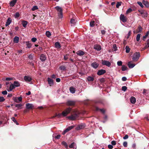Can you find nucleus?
Returning <instances> with one entry per match:
<instances>
[{
	"instance_id": "f257e3e1",
	"label": "nucleus",
	"mask_w": 149,
	"mask_h": 149,
	"mask_svg": "<svg viewBox=\"0 0 149 149\" xmlns=\"http://www.w3.org/2000/svg\"><path fill=\"white\" fill-rule=\"evenodd\" d=\"M57 11L58 16L59 19H61L63 17V9L59 6H56L55 8Z\"/></svg>"
},
{
	"instance_id": "f03ea898",
	"label": "nucleus",
	"mask_w": 149,
	"mask_h": 149,
	"mask_svg": "<svg viewBox=\"0 0 149 149\" xmlns=\"http://www.w3.org/2000/svg\"><path fill=\"white\" fill-rule=\"evenodd\" d=\"M72 109V108L70 107L66 108L62 112V116L63 117L66 116L70 112Z\"/></svg>"
},
{
	"instance_id": "7ed1b4c3",
	"label": "nucleus",
	"mask_w": 149,
	"mask_h": 149,
	"mask_svg": "<svg viewBox=\"0 0 149 149\" xmlns=\"http://www.w3.org/2000/svg\"><path fill=\"white\" fill-rule=\"evenodd\" d=\"M140 53L139 52H136L134 54L132 59L134 61H136L140 57Z\"/></svg>"
},
{
	"instance_id": "20e7f679",
	"label": "nucleus",
	"mask_w": 149,
	"mask_h": 149,
	"mask_svg": "<svg viewBox=\"0 0 149 149\" xmlns=\"http://www.w3.org/2000/svg\"><path fill=\"white\" fill-rule=\"evenodd\" d=\"M78 117V115L76 113L74 114H72L70 116H68V119L70 120H75Z\"/></svg>"
},
{
	"instance_id": "39448f33",
	"label": "nucleus",
	"mask_w": 149,
	"mask_h": 149,
	"mask_svg": "<svg viewBox=\"0 0 149 149\" xmlns=\"http://www.w3.org/2000/svg\"><path fill=\"white\" fill-rule=\"evenodd\" d=\"M75 104V102L74 101L71 100H68L66 103L67 105L70 106H74Z\"/></svg>"
},
{
	"instance_id": "423d86ee",
	"label": "nucleus",
	"mask_w": 149,
	"mask_h": 149,
	"mask_svg": "<svg viewBox=\"0 0 149 149\" xmlns=\"http://www.w3.org/2000/svg\"><path fill=\"white\" fill-rule=\"evenodd\" d=\"M102 65H105L109 67L111 65V63L108 61L102 60Z\"/></svg>"
},
{
	"instance_id": "0eeeda50",
	"label": "nucleus",
	"mask_w": 149,
	"mask_h": 149,
	"mask_svg": "<svg viewBox=\"0 0 149 149\" xmlns=\"http://www.w3.org/2000/svg\"><path fill=\"white\" fill-rule=\"evenodd\" d=\"M85 127V125L84 124L81 123L76 128V129L78 130L83 129Z\"/></svg>"
},
{
	"instance_id": "6e6552de",
	"label": "nucleus",
	"mask_w": 149,
	"mask_h": 149,
	"mask_svg": "<svg viewBox=\"0 0 149 149\" xmlns=\"http://www.w3.org/2000/svg\"><path fill=\"white\" fill-rule=\"evenodd\" d=\"M120 19L123 22H127V19L125 15L123 14H121L120 17Z\"/></svg>"
},
{
	"instance_id": "1a4fd4ad",
	"label": "nucleus",
	"mask_w": 149,
	"mask_h": 149,
	"mask_svg": "<svg viewBox=\"0 0 149 149\" xmlns=\"http://www.w3.org/2000/svg\"><path fill=\"white\" fill-rule=\"evenodd\" d=\"M22 98L21 96L19 97H15L13 99V100L16 102L19 103V102L22 101Z\"/></svg>"
},
{
	"instance_id": "9d476101",
	"label": "nucleus",
	"mask_w": 149,
	"mask_h": 149,
	"mask_svg": "<svg viewBox=\"0 0 149 149\" xmlns=\"http://www.w3.org/2000/svg\"><path fill=\"white\" fill-rule=\"evenodd\" d=\"M34 107L33 104L30 103H27L26 104V109H32Z\"/></svg>"
},
{
	"instance_id": "9b49d317",
	"label": "nucleus",
	"mask_w": 149,
	"mask_h": 149,
	"mask_svg": "<svg viewBox=\"0 0 149 149\" xmlns=\"http://www.w3.org/2000/svg\"><path fill=\"white\" fill-rule=\"evenodd\" d=\"M47 57L45 55L43 54H41L40 56V59L42 61H44L46 59Z\"/></svg>"
},
{
	"instance_id": "f8f14e48",
	"label": "nucleus",
	"mask_w": 149,
	"mask_h": 149,
	"mask_svg": "<svg viewBox=\"0 0 149 149\" xmlns=\"http://www.w3.org/2000/svg\"><path fill=\"white\" fill-rule=\"evenodd\" d=\"M106 72V71L105 70L103 69H101L98 71L97 72V74L99 75H101L104 74Z\"/></svg>"
},
{
	"instance_id": "ddd939ff",
	"label": "nucleus",
	"mask_w": 149,
	"mask_h": 149,
	"mask_svg": "<svg viewBox=\"0 0 149 149\" xmlns=\"http://www.w3.org/2000/svg\"><path fill=\"white\" fill-rule=\"evenodd\" d=\"M142 30V28L141 26V25H139L138 28L136 29V33H141V31ZM134 33H135V31H134Z\"/></svg>"
},
{
	"instance_id": "4468645a",
	"label": "nucleus",
	"mask_w": 149,
	"mask_h": 149,
	"mask_svg": "<svg viewBox=\"0 0 149 149\" xmlns=\"http://www.w3.org/2000/svg\"><path fill=\"white\" fill-rule=\"evenodd\" d=\"M76 54L79 56H81L85 54V52L82 50H79L76 52Z\"/></svg>"
},
{
	"instance_id": "2eb2a0df",
	"label": "nucleus",
	"mask_w": 149,
	"mask_h": 149,
	"mask_svg": "<svg viewBox=\"0 0 149 149\" xmlns=\"http://www.w3.org/2000/svg\"><path fill=\"white\" fill-rule=\"evenodd\" d=\"M17 0H12L9 3L10 6L11 7H13L16 3Z\"/></svg>"
},
{
	"instance_id": "dca6fc26",
	"label": "nucleus",
	"mask_w": 149,
	"mask_h": 149,
	"mask_svg": "<svg viewBox=\"0 0 149 149\" xmlns=\"http://www.w3.org/2000/svg\"><path fill=\"white\" fill-rule=\"evenodd\" d=\"M99 65V64L96 62H93L91 64V66L95 69L97 68L98 67Z\"/></svg>"
},
{
	"instance_id": "f3484780",
	"label": "nucleus",
	"mask_w": 149,
	"mask_h": 149,
	"mask_svg": "<svg viewBox=\"0 0 149 149\" xmlns=\"http://www.w3.org/2000/svg\"><path fill=\"white\" fill-rule=\"evenodd\" d=\"M24 79L26 81L30 82L32 80L31 77L29 76H25L24 77Z\"/></svg>"
},
{
	"instance_id": "a211bd4d",
	"label": "nucleus",
	"mask_w": 149,
	"mask_h": 149,
	"mask_svg": "<svg viewBox=\"0 0 149 149\" xmlns=\"http://www.w3.org/2000/svg\"><path fill=\"white\" fill-rule=\"evenodd\" d=\"M94 49L97 51H100L101 49V46L98 45H95L94 46Z\"/></svg>"
},
{
	"instance_id": "6ab92c4d",
	"label": "nucleus",
	"mask_w": 149,
	"mask_h": 149,
	"mask_svg": "<svg viewBox=\"0 0 149 149\" xmlns=\"http://www.w3.org/2000/svg\"><path fill=\"white\" fill-rule=\"evenodd\" d=\"M130 102L132 104H134L136 102V100L135 97L132 96L130 98Z\"/></svg>"
},
{
	"instance_id": "aec40b11",
	"label": "nucleus",
	"mask_w": 149,
	"mask_h": 149,
	"mask_svg": "<svg viewBox=\"0 0 149 149\" xmlns=\"http://www.w3.org/2000/svg\"><path fill=\"white\" fill-rule=\"evenodd\" d=\"M11 19L10 18H8L6 22V24H5V26H8L11 23Z\"/></svg>"
},
{
	"instance_id": "412c9836",
	"label": "nucleus",
	"mask_w": 149,
	"mask_h": 149,
	"mask_svg": "<svg viewBox=\"0 0 149 149\" xmlns=\"http://www.w3.org/2000/svg\"><path fill=\"white\" fill-rule=\"evenodd\" d=\"M131 62L132 61H130L128 63V65L129 67L131 68H133L135 66V65L134 64H132Z\"/></svg>"
},
{
	"instance_id": "4be33fe9",
	"label": "nucleus",
	"mask_w": 149,
	"mask_h": 149,
	"mask_svg": "<svg viewBox=\"0 0 149 149\" xmlns=\"http://www.w3.org/2000/svg\"><path fill=\"white\" fill-rule=\"evenodd\" d=\"M142 3L147 8H148L149 7V3L148 1L143 0L142 1Z\"/></svg>"
},
{
	"instance_id": "5701e85b",
	"label": "nucleus",
	"mask_w": 149,
	"mask_h": 149,
	"mask_svg": "<svg viewBox=\"0 0 149 149\" xmlns=\"http://www.w3.org/2000/svg\"><path fill=\"white\" fill-rule=\"evenodd\" d=\"M54 45L55 47L57 49H59L61 47V45L60 44V43L58 42L55 43Z\"/></svg>"
},
{
	"instance_id": "b1692460",
	"label": "nucleus",
	"mask_w": 149,
	"mask_h": 149,
	"mask_svg": "<svg viewBox=\"0 0 149 149\" xmlns=\"http://www.w3.org/2000/svg\"><path fill=\"white\" fill-rule=\"evenodd\" d=\"M49 84L51 86L53 84V81L52 79L49 78H48L47 79Z\"/></svg>"
},
{
	"instance_id": "393cba45",
	"label": "nucleus",
	"mask_w": 149,
	"mask_h": 149,
	"mask_svg": "<svg viewBox=\"0 0 149 149\" xmlns=\"http://www.w3.org/2000/svg\"><path fill=\"white\" fill-rule=\"evenodd\" d=\"M70 91L71 93H74L75 92V88L73 86H71L70 88Z\"/></svg>"
},
{
	"instance_id": "a878e982",
	"label": "nucleus",
	"mask_w": 149,
	"mask_h": 149,
	"mask_svg": "<svg viewBox=\"0 0 149 149\" xmlns=\"http://www.w3.org/2000/svg\"><path fill=\"white\" fill-rule=\"evenodd\" d=\"M13 84L15 87H18L20 86V84L19 82L18 81H14Z\"/></svg>"
},
{
	"instance_id": "bb28decb",
	"label": "nucleus",
	"mask_w": 149,
	"mask_h": 149,
	"mask_svg": "<svg viewBox=\"0 0 149 149\" xmlns=\"http://www.w3.org/2000/svg\"><path fill=\"white\" fill-rule=\"evenodd\" d=\"M61 116H62V113H59L58 114L56 113L54 116L52 117V118H53L56 117H57L58 118H60L61 117Z\"/></svg>"
},
{
	"instance_id": "cd10ccee",
	"label": "nucleus",
	"mask_w": 149,
	"mask_h": 149,
	"mask_svg": "<svg viewBox=\"0 0 149 149\" xmlns=\"http://www.w3.org/2000/svg\"><path fill=\"white\" fill-rule=\"evenodd\" d=\"M147 44L146 46L143 49H145L148 48L149 47V39H148L146 41Z\"/></svg>"
},
{
	"instance_id": "c85d7f7f",
	"label": "nucleus",
	"mask_w": 149,
	"mask_h": 149,
	"mask_svg": "<svg viewBox=\"0 0 149 149\" xmlns=\"http://www.w3.org/2000/svg\"><path fill=\"white\" fill-rule=\"evenodd\" d=\"M87 79L89 81H92L94 80V79L92 77L88 76L87 78Z\"/></svg>"
},
{
	"instance_id": "c756f323",
	"label": "nucleus",
	"mask_w": 149,
	"mask_h": 149,
	"mask_svg": "<svg viewBox=\"0 0 149 149\" xmlns=\"http://www.w3.org/2000/svg\"><path fill=\"white\" fill-rule=\"evenodd\" d=\"M19 38L17 36H15L14 39V41L15 42L17 43L18 42Z\"/></svg>"
},
{
	"instance_id": "7c9ffc66",
	"label": "nucleus",
	"mask_w": 149,
	"mask_h": 149,
	"mask_svg": "<svg viewBox=\"0 0 149 149\" xmlns=\"http://www.w3.org/2000/svg\"><path fill=\"white\" fill-rule=\"evenodd\" d=\"M28 22L24 20L22 22V24L23 27H25L27 24Z\"/></svg>"
},
{
	"instance_id": "2f4dec72",
	"label": "nucleus",
	"mask_w": 149,
	"mask_h": 149,
	"mask_svg": "<svg viewBox=\"0 0 149 149\" xmlns=\"http://www.w3.org/2000/svg\"><path fill=\"white\" fill-rule=\"evenodd\" d=\"M59 69L61 70L65 71L66 70V67L65 65L59 67Z\"/></svg>"
},
{
	"instance_id": "473e14b6",
	"label": "nucleus",
	"mask_w": 149,
	"mask_h": 149,
	"mask_svg": "<svg viewBox=\"0 0 149 149\" xmlns=\"http://www.w3.org/2000/svg\"><path fill=\"white\" fill-rule=\"evenodd\" d=\"M66 148H67L68 147V145L67 143L65 142L64 141H63L61 143Z\"/></svg>"
},
{
	"instance_id": "72a5a7b5",
	"label": "nucleus",
	"mask_w": 149,
	"mask_h": 149,
	"mask_svg": "<svg viewBox=\"0 0 149 149\" xmlns=\"http://www.w3.org/2000/svg\"><path fill=\"white\" fill-rule=\"evenodd\" d=\"M26 44L27 46V47L28 48H29L31 47L32 45L31 43H30L29 41L26 42Z\"/></svg>"
},
{
	"instance_id": "f704fd0d",
	"label": "nucleus",
	"mask_w": 149,
	"mask_h": 149,
	"mask_svg": "<svg viewBox=\"0 0 149 149\" xmlns=\"http://www.w3.org/2000/svg\"><path fill=\"white\" fill-rule=\"evenodd\" d=\"M128 68L125 65H123L122 67V70L123 71H125L127 70Z\"/></svg>"
},
{
	"instance_id": "c9c22d12",
	"label": "nucleus",
	"mask_w": 149,
	"mask_h": 149,
	"mask_svg": "<svg viewBox=\"0 0 149 149\" xmlns=\"http://www.w3.org/2000/svg\"><path fill=\"white\" fill-rule=\"evenodd\" d=\"M126 52L127 53H129L130 51V49L128 46H126L125 47Z\"/></svg>"
},
{
	"instance_id": "e433bc0d",
	"label": "nucleus",
	"mask_w": 149,
	"mask_h": 149,
	"mask_svg": "<svg viewBox=\"0 0 149 149\" xmlns=\"http://www.w3.org/2000/svg\"><path fill=\"white\" fill-rule=\"evenodd\" d=\"M11 119L17 125H18L19 123L15 120V118L14 117H12L11 118Z\"/></svg>"
},
{
	"instance_id": "4c0bfd02",
	"label": "nucleus",
	"mask_w": 149,
	"mask_h": 149,
	"mask_svg": "<svg viewBox=\"0 0 149 149\" xmlns=\"http://www.w3.org/2000/svg\"><path fill=\"white\" fill-rule=\"evenodd\" d=\"M141 35L140 34H138L137 35L136 40L137 42H139L140 40Z\"/></svg>"
},
{
	"instance_id": "58836bf2",
	"label": "nucleus",
	"mask_w": 149,
	"mask_h": 149,
	"mask_svg": "<svg viewBox=\"0 0 149 149\" xmlns=\"http://www.w3.org/2000/svg\"><path fill=\"white\" fill-rule=\"evenodd\" d=\"M90 25L91 27H93L95 25V22L94 21H91L90 22Z\"/></svg>"
},
{
	"instance_id": "ea45409f",
	"label": "nucleus",
	"mask_w": 149,
	"mask_h": 149,
	"mask_svg": "<svg viewBox=\"0 0 149 149\" xmlns=\"http://www.w3.org/2000/svg\"><path fill=\"white\" fill-rule=\"evenodd\" d=\"M112 51H116L117 49V47L115 45H113V47L112 49Z\"/></svg>"
},
{
	"instance_id": "a19ab883",
	"label": "nucleus",
	"mask_w": 149,
	"mask_h": 149,
	"mask_svg": "<svg viewBox=\"0 0 149 149\" xmlns=\"http://www.w3.org/2000/svg\"><path fill=\"white\" fill-rule=\"evenodd\" d=\"M147 13L146 11H145L143 13L142 15V17H146L147 16Z\"/></svg>"
},
{
	"instance_id": "79ce46f5",
	"label": "nucleus",
	"mask_w": 149,
	"mask_h": 149,
	"mask_svg": "<svg viewBox=\"0 0 149 149\" xmlns=\"http://www.w3.org/2000/svg\"><path fill=\"white\" fill-rule=\"evenodd\" d=\"M133 11V10L131 8H129L126 11V13L127 14H128L130 13L132 11Z\"/></svg>"
},
{
	"instance_id": "37998d69",
	"label": "nucleus",
	"mask_w": 149,
	"mask_h": 149,
	"mask_svg": "<svg viewBox=\"0 0 149 149\" xmlns=\"http://www.w3.org/2000/svg\"><path fill=\"white\" fill-rule=\"evenodd\" d=\"M46 36L48 37H49L51 36V34L50 32L48 31H47L46 32Z\"/></svg>"
},
{
	"instance_id": "c03bdc74",
	"label": "nucleus",
	"mask_w": 149,
	"mask_h": 149,
	"mask_svg": "<svg viewBox=\"0 0 149 149\" xmlns=\"http://www.w3.org/2000/svg\"><path fill=\"white\" fill-rule=\"evenodd\" d=\"M69 54H66V55H65L64 56V59L65 60L67 61L69 59L68 56H69Z\"/></svg>"
},
{
	"instance_id": "a18cd8bd",
	"label": "nucleus",
	"mask_w": 149,
	"mask_h": 149,
	"mask_svg": "<svg viewBox=\"0 0 149 149\" xmlns=\"http://www.w3.org/2000/svg\"><path fill=\"white\" fill-rule=\"evenodd\" d=\"M38 9V7L37 6H35L32 8L31 10L32 11H34L35 10Z\"/></svg>"
},
{
	"instance_id": "49530a36",
	"label": "nucleus",
	"mask_w": 149,
	"mask_h": 149,
	"mask_svg": "<svg viewBox=\"0 0 149 149\" xmlns=\"http://www.w3.org/2000/svg\"><path fill=\"white\" fill-rule=\"evenodd\" d=\"M5 99L2 96H0V102H2L4 101Z\"/></svg>"
},
{
	"instance_id": "de8ad7c7",
	"label": "nucleus",
	"mask_w": 149,
	"mask_h": 149,
	"mask_svg": "<svg viewBox=\"0 0 149 149\" xmlns=\"http://www.w3.org/2000/svg\"><path fill=\"white\" fill-rule=\"evenodd\" d=\"M10 88L12 90L14 89L15 88V87L14 86V85L13 84H11L10 85Z\"/></svg>"
},
{
	"instance_id": "09e8293b",
	"label": "nucleus",
	"mask_w": 149,
	"mask_h": 149,
	"mask_svg": "<svg viewBox=\"0 0 149 149\" xmlns=\"http://www.w3.org/2000/svg\"><path fill=\"white\" fill-rule=\"evenodd\" d=\"M22 106H23L22 104H16L15 105V107H17L19 109L20 107H22Z\"/></svg>"
},
{
	"instance_id": "8fccbe9b",
	"label": "nucleus",
	"mask_w": 149,
	"mask_h": 149,
	"mask_svg": "<svg viewBox=\"0 0 149 149\" xmlns=\"http://www.w3.org/2000/svg\"><path fill=\"white\" fill-rule=\"evenodd\" d=\"M70 23L71 24H75L76 22L74 19H70Z\"/></svg>"
},
{
	"instance_id": "3c124183",
	"label": "nucleus",
	"mask_w": 149,
	"mask_h": 149,
	"mask_svg": "<svg viewBox=\"0 0 149 149\" xmlns=\"http://www.w3.org/2000/svg\"><path fill=\"white\" fill-rule=\"evenodd\" d=\"M137 3L139 4L142 8H143L144 7L143 5L142 4V3L140 1H138Z\"/></svg>"
},
{
	"instance_id": "603ef678",
	"label": "nucleus",
	"mask_w": 149,
	"mask_h": 149,
	"mask_svg": "<svg viewBox=\"0 0 149 149\" xmlns=\"http://www.w3.org/2000/svg\"><path fill=\"white\" fill-rule=\"evenodd\" d=\"M117 65L118 66H122L123 62L121 61H119L117 62Z\"/></svg>"
},
{
	"instance_id": "864d4df0",
	"label": "nucleus",
	"mask_w": 149,
	"mask_h": 149,
	"mask_svg": "<svg viewBox=\"0 0 149 149\" xmlns=\"http://www.w3.org/2000/svg\"><path fill=\"white\" fill-rule=\"evenodd\" d=\"M121 2H117L116 5V7L117 8H118L119 6H121Z\"/></svg>"
},
{
	"instance_id": "5fc2aeb1",
	"label": "nucleus",
	"mask_w": 149,
	"mask_h": 149,
	"mask_svg": "<svg viewBox=\"0 0 149 149\" xmlns=\"http://www.w3.org/2000/svg\"><path fill=\"white\" fill-rule=\"evenodd\" d=\"M74 143L73 142L69 146V147L70 148H73L74 146Z\"/></svg>"
},
{
	"instance_id": "6e6d98bb",
	"label": "nucleus",
	"mask_w": 149,
	"mask_h": 149,
	"mask_svg": "<svg viewBox=\"0 0 149 149\" xmlns=\"http://www.w3.org/2000/svg\"><path fill=\"white\" fill-rule=\"evenodd\" d=\"M73 128V126H70L68 127L66 129H68L67 131H68L70 130L71 129H72Z\"/></svg>"
},
{
	"instance_id": "4d7b16f0",
	"label": "nucleus",
	"mask_w": 149,
	"mask_h": 149,
	"mask_svg": "<svg viewBox=\"0 0 149 149\" xmlns=\"http://www.w3.org/2000/svg\"><path fill=\"white\" fill-rule=\"evenodd\" d=\"M37 40V39L36 38H32L31 39V40L32 42H36V41Z\"/></svg>"
},
{
	"instance_id": "13d9d810",
	"label": "nucleus",
	"mask_w": 149,
	"mask_h": 149,
	"mask_svg": "<svg viewBox=\"0 0 149 149\" xmlns=\"http://www.w3.org/2000/svg\"><path fill=\"white\" fill-rule=\"evenodd\" d=\"M13 79V78L11 77H6V78L5 80L7 81H9L12 80Z\"/></svg>"
},
{
	"instance_id": "bf43d9fd",
	"label": "nucleus",
	"mask_w": 149,
	"mask_h": 149,
	"mask_svg": "<svg viewBox=\"0 0 149 149\" xmlns=\"http://www.w3.org/2000/svg\"><path fill=\"white\" fill-rule=\"evenodd\" d=\"M122 89L123 91H125L127 90V87L126 86H123L122 88Z\"/></svg>"
},
{
	"instance_id": "052dcab7",
	"label": "nucleus",
	"mask_w": 149,
	"mask_h": 149,
	"mask_svg": "<svg viewBox=\"0 0 149 149\" xmlns=\"http://www.w3.org/2000/svg\"><path fill=\"white\" fill-rule=\"evenodd\" d=\"M19 13L17 12L15 13V18H17L19 17Z\"/></svg>"
},
{
	"instance_id": "680f3d73",
	"label": "nucleus",
	"mask_w": 149,
	"mask_h": 149,
	"mask_svg": "<svg viewBox=\"0 0 149 149\" xmlns=\"http://www.w3.org/2000/svg\"><path fill=\"white\" fill-rule=\"evenodd\" d=\"M123 146L125 147H127V143L126 141L124 142L123 143Z\"/></svg>"
},
{
	"instance_id": "e2e57ef3",
	"label": "nucleus",
	"mask_w": 149,
	"mask_h": 149,
	"mask_svg": "<svg viewBox=\"0 0 149 149\" xmlns=\"http://www.w3.org/2000/svg\"><path fill=\"white\" fill-rule=\"evenodd\" d=\"M28 57L31 60H33V56L31 54L29 55Z\"/></svg>"
},
{
	"instance_id": "0e129e2a",
	"label": "nucleus",
	"mask_w": 149,
	"mask_h": 149,
	"mask_svg": "<svg viewBox=\"0 0 149 149\" xmlns=\"http://www.w3.org/2000/svg\"><path fill=\"white\" fill-rule=\"evenodd\" d=\"M1 93L3 95H6L7 94V92L6 91H2Z\"/></svg>"
},
{
	"instance_id": "69168bd1",
	"label": "nucleus",
	"mask_w": 149,
	"mask_h": 149,
	"mask_svg": "<svg viewBox=\"0 0 149 149\" xmlns=\"http://www.w3.org/2000/svg\"><path fill=\"white\" fill-rule=\"evenodd\" d=\"M111 144L112 145H115L116 144V142L115 141H113L111 142Z\"/></svg>"
},
{
	"instance_id": "338daca9",
	"label": "nucleus",
	"mask_w": 149,
	"mask_h": 149,
	"mask_svg": "<svg viewBox=\"0 0 149 149\" xmlns=\"http://www.w3.org/2000/svg\"><path fill=\"white\" fill-rule=\"evenodd\" d=\"M108 147L110 149H112L113 148V145L110 144L108 146Z\"/></svg>"
},
{
	"instance_id": "774afa93",
	"label": "nucleus",
	"mask_w": 149,
	"mask_h": 149,
	"mask_svg": "<svg viewBox=\"0 0 149 149\" xmlns=\"http://www.w3.org/2000/svg\"><path fill=\"white\" fill-rule=\"evenodd\" d=\"M61 135L60 134H58V135H57V136H56L55 137V139H60V138L61 137Z\"/></svg>"
}]
</instances>
